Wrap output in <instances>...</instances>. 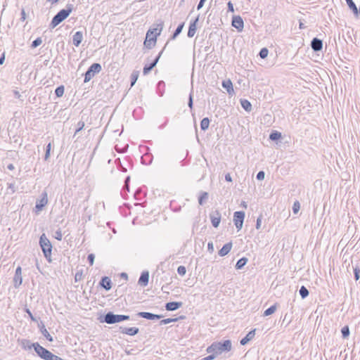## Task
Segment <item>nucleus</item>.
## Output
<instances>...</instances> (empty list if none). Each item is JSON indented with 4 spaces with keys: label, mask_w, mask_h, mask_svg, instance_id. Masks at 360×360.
<instances>
[{
    "label": "nucleus",
    "mask_w": 360,
    "mask_h": 360,
    "mask_svg": "<svg viewBox=\"0 0 360 360\" xmlns=\"http://www.w3.org/2000/svg\"><path fill=\"white\" fill-rule=\"evenodd\" d=\"M164 27V22L160 20L159 23L154 24L149 28L146 34V39L143 41L144 48L152 49L157 43V38L160 35Z\"/></svg>",
    "instance_id": "1"
},
{
    "label": "nucleus",
    "mask_w": 360,
    "mask_h": 360,
    "mask_svg": "<svg viewBox=\"0 0 360 360\" xmlns=\"http://www.w3.org/2000/svg\"><path fill=\"white\" fill-rule=\"evenodd\" d=\"M74 10V5L72 4H68L65 8L60 10L52 18L49 28L53 29L65 20Z\"/></svg>",
    "instance_id": "2"
},
{
    "label": "nucleus",
    "mask_w": 360,
    "mask_h": 360,
    "mask_svg": "<svg viewBox=\"0 0 360 360\" xmlns=\"http://www.w3.org/2000/svg\"><path fill=\"white\" fill-rule=\"evenodd\" d=\"M232 345L230 340H226L221 342H214L207 348V353H212L217 356L224 352L231 350Z\"/></svg>",
    "instance_id": "3"
},
{
    "label": "nucleus",
    "mask_w": 360,
    "mask_h": 360,
    "mask_svg": "<svg viewBox=\"0 0 360 360\" xmlns=\"http://www.w3.org/2000/svg\"><path fill=\"white\" fill-rule=\"evenodd\" d=\"M129 319L130 316L129 315L115 314L112 311H108L98 318L101 323L108 324H115Z\"/></svg>",
    "instance_id": "4"
},
{
    "label": "nucleus",
    "mask_w": 360,
    "mask_h": 360,
    "mask_svg": "<svg viewBox=\"0 0 360 360\" xmlns=\"http://www.w3.org/2000/svg\"><path fill=\"white\" fill-rule=\"evenodd\" d=\"M39 245L44 257L50 262L51 261L52 245L45 233H42L39 238Z\"/></svg>",
    "instance_id": "5"
},
{
    "label": "nucleus",
    "mask_w": 360,
    "mask_h": 360,
    "mask_svg": "<svg viewBox=\"0 0 360 360\" xmlns=\"http://www.w3.org/2000/svg\"><path fill=\"white\" fill-rule=\"evenodd\" d=\"M101 70L102 67L100 63H94L91 64L84 73V82L86 83L89 82L95 76V75L99 73Z\"/></svg>",
    "instance_id": "6"
},
{
    "label": "nucleus",
    "mask_w": 360,
    "mask_h": 360,
    "mask_svg": "<svg viewBox=\"0 0 360 360\" xmlns=\"http://www.w3.org/2000/svg\"><path fill=\"white\" fill-rule=\"evenodd\" d=\"M169 41H167L163 49L161 50V51L158 54V56L155 57V58L148 64H146L143 68V74L144 75H148L157 65L158 63L163 51H165L166 46H167Z\"/></svg>",
    "instance_id": "7"
},
{
    "label": "nucleus",
    "mask_w": 360,
    "mask_h": 360,
    "mask_svg": "<svg viewBox=\"0 0 360 360\" xmlns=\"http://www.w3.org/2000/svg\"><path fill=\"white\" fill-rule=\"evenodd\" d=\"M245 213L243 211H236L233 213V223L238 231L243 227Z\"/></svg>",
    "instance_id": "8"
},
{
    "label": "nucleus",
    "mask_w": 360,
    "mask_h": 360,
    "mask_svg": "<svg viewBox=\"0 0 360 360\" xmlns=\"http://www.w3.org/2000/svg\"><path fill=\"white\" fill-rule=\"evenodd\" d=\"M40 198V199L36 201L35 210L37 212L41 211L48 203V194L46 191H44L41 193Z\"/></svg>",
    "instance_id": "9"
},
{
    "label": "nucleus",
    "mask_w": 360,
    "mask_h": 360,
    "mask_svg": "<svg viewBox=\"0 0 360 360\" xmlns=\"http://www.w3.org/2000/svg\"><path fill=\"white\" fill-rule=\"evenodd\" d=\"M33 349L37 355L42 359H46L50 351L41 346L38 342H34Z\"/></svg>",
    "instance_id": "10"
},
{
    "label": "nucleus",
    "mask_w": 360,
    "mask_h": 360,
    "mask_svg": "<svg viewBox=\"0 0 360 360\" xmlns=\"http://www.w3.org/2000/svg\"><path fill=\"white\" fill-rule=\"evenodd\" d=\"M221 217V213L217 210L210 213V219L213 227L217 228L219 226Z\"/></svg>",
    "instance_id": "11"
},
{
    "label": "nucleus",
    "mask_w": 360,
    "mask_h": 360,
    "mask_svg": "<svg viewBox=\"0 0 360 360\" xmlns=\"http://www.w3.org/2000/svg\"><path fill=\"white\" fill-rule=\"evenodd\" d=\"M231 25L238 32H241L244 27V22L240 15H233L232 18Z\"/></svg>",
    "instance_id": "12"
},
{
    "label": "nucleus",
    "mask_w": 360,
    "mask_h": 360,
    "mask_svg": "<svg viewBox=\"0 0 360 360\" xmlns=\"http://www.w3.org/2000/svg\"><path fill=\"white\" fill-rule=\"evenodd\" d=\"M119 331L122 334L128 335L130 336H134L139 333V328H136V327L128 328V327H124V326H120Z\"/></svg>",
    "instance_id": "13"
},
{
    "label": "nucleus",
    "mask_w": 360,
    "mask_h": 360,
    "mask_svg": "<svg viewBox=\"0 0 360 360\" xmlns=\"http://www.w3.org/2000/svg\"><path fill=\"white\" fill-rule=\"evenodd\" d=\"M136 316L141 318H143L148 320H158L160 319L163 316L159 314H155L147 311H140L136 314Z\"/></svg>",
    "instance_id": "14"
},
{
    "label": "nucleus",
    "mask_w": 360,
    "mask_h": 360,
    "mask_svg": "<svg viewBox=\"0 0 360 360\" xmlns=\"http://www.w3.org/2000/svg\"><path fill=\"white\" fill-rule=\"evenodd\" d=\"M13 283L15 288H18L22 283V269L20 266H18L15 272V275L13 277Z\"/></svg>",
    "instance_id": "15"
},
{
    "label": "nucleus",
    "mask_w": 360,
    "mask_h": 360,
    "mask_svg": "<svg viewBox=\"0 0 360 360\" xmlns=\"http://www.w3.org/2000/svg\"><path fill=\"white\" fill-rule=\"evenodd\" d=\"M199 20V16L196 17L194 20H191L190 22L188 30L187 32V36L189 38H191L194 36L197 30V23Z\"/></svg>",
    "instance_id": "16"
},
{
    "label": "nucleus",
    "mask_w": 360,
    "mask_h": 360,
    "mask_svg": "<svg viewBox=\"0 0 360 360\" xmlns=\"http://www.w3.org/2000/svg\"><path fill=\"white\" fill-rule=\"evenodd\" d=\"M311 48L314 52H318L323 49V41L317 37H314L311 41Z\"/></svg>",
    "instance_id": "17"
},
{
    "label": "nucleus",
    "mask_w": 360,
    "mask_h": 360,
    "mask_svg": "<svg viewBox=\"0 0 360 360\" xmlns=\"http://www.w3.org/2000/svg\"><path fill=\"white\" fill-rule=\"evenodd\" d=\"M99 285L108 291L112 288V281L108 276H103L99 282Z\"/></svg>",
    "instance_id": "18"
},
{
    "label": "nucleus",
    "mask_w": 360,
    "mask_h": 360,
    "mask_svg": "<svg viewBox=\"0 0 360 360\" xmlns=\"http://www.w3.org/2000/svg\"><path fill=\"white\" fill-rule=\"evenodd\" d=\"M149 282V272L143 271L139 278L138 284L141 286L145 287L148 285Z\"/></svg>",
    "instance_id": "19"
},
{
    "label": "nucleus",
    "mask_w": 360,
    "mask_h": 360,
    "mask_svg": "<svg viewBox=\"0 0 360 360\" xmlns=\"http://www.w3.org/2000/svg\"><path fill=\"white\" fill-rule=\"evenodd\" d=\"M183 306L181 302H169L165 305V309L169 311H176Z\"/></svg>",
    "instance_id": "20"
},
{
    "label": "nucleus",
    "mask_w": 360,
    "mask_h": 360,
    "mask_svg": "<svg viewBox=\"0 0 360 360\" xmlns=\"http://www.w3.org/2000/svg\"><path fill=\"white\" fill-rule=\"evenodd\" d=\"M221 86L224 89H225L227 93L232 96L234 94V89L233 86V83L230 79L223 80L221 82Z\"/></svg>",
    "instance_id": "21"
},
{
    "label": "nucleus",
    "mask_w": 360,
    "mask_h": 360,
    "mask_svg": "<svg viewBox=\"0 0 360 360\" xmlns=\"http://www.w3.org/2000/svg\"><path fill=\"white\" fill-rule=\"evenodd\" d=\"M83 40V33L81 31L76 32L72 36V44L75 46H79Z\"/></svg>",
    "instance_id": "22"
},
{
    "label": "nucleus",
    "mask_w": 360,
    "mask_h": 360,
    "mask_svg": "<svg viewBox=\"0 0 360 360\" xmlns=\"http://www.w3.org/2000/svg\"><path fill=\"white\" fill-rule=\"evenodd\" d=\"M256 329L251 330L243 338H242L240 341V344L241 345H245L250 340H252L255 335Z\"/></svg>",
    "instance_id": "23"
},
{
    "label": "nucleus",
    "mask_w": 360,
    "mask_h": 360,
    "mask_svg": "<svg viewBox=\"0 0 360 360\" xmlns=\"http://www.w3.org/2000/svg\"><path fill=\"white\" fill-rule=\"evenodd\" d=\"M232 243L229 242L223 245V247L219 250L218 254L221 257L226 256L229 254L232 248Z\"/></svg>",
    "instance_id": "24"
},
{
    "label": "nucleus",
    "mask_w": 360,
    "mask_h": 360,
    "mask_svg": "<svg viewBox=\"0 0 360 360\" xmlns=\"http://www.w3.org/2000/svg\"><path fill=\"white\" fill-rule=\"evenodd\" d=\"M40 332L41 334L46 338V339L49 342H53V337L49 334L48 330H46L44 324L41 322V325H39Z\"/></svg>",
    "instance_id": "25"
},
{
    "label": "nucleus",
    "mask_w": 360,
    "mask_h": 360,
    "mask_svg": "<svg viewBox=\"0 0 360 360\" xmlns=\"http://www.w3.org/2000/svg\"><path fill=\"white\" fill-rule=\"evenodd\" d=\"M184 26V22L180 23L177 26V27L176 28V30H174L173 34L170 36L169 40H174L182 32Z\"/></svg>",
    "instance_id": "26"
},
{
    "label": "nucleus",
    "mask_w": 360,
    "mask_h": 360,
    "mask_svg": "<svg viewBox=\"0 0 360 360\" xmlns=\"http://www.w3.org/2000/svg\"><path fill=\"white\" fill-rule=\"evenodd\" d=\"M248 262V259L247 257H241L240 259H239L237 261V262L235 265L236 269H237V270L242 269L246 265Z\"/></svg>",
    "instance_id": "27"
},
{
    "label": "nucleus",
    "mask_w": 360,
    "mask_h": 360,
    "mask_svg": "<svg viewBox=\"0 0 360 360\" xmlns=\"http://www.w3.org/2000/svg\"><path fill=\"white\" fill-rule=\"evenodd\" d=\"M240 105L242 108L247 112H250L252 110V104L247 99H240Z\"/></svg>",
    "instance_id": "28"
},
{
    "label": "nucleus",
    "mask_w": 360,
    "mask_h": 360,
    "mask_svg": "<svg viewBox=\"0 0 360 360\" xmlns=\"http://www.w3.org/2000/svg\"><path fill=\"white\" fill-rule=\"evenodd\" d=\"M282 138V134L280 131H278L276 130H274L271 132L269 135V139L273 141H277Z\"/></svg>",
    "instance_id": "29"
},
{
    "label": "nucleus",
    "mask_w": 360,
    "mask_h": 360,
    "mask_svg": "<svg viewBox=\"0 0 360 360\" xmlns=\"http://www.w3.org/2000/svg\"><path fill=\"white\" fill-rule=\"evenodd\" d=\"M185 318L184 316H179V318H168V319H162L160 321V325L162 326V325H166V324H169V323H173V322H176L179 319H184Z\"/></svg>",
    "instance_id": "30"
},
{
    "label": "nucleus",
    "mask_w": 360,
    "mask_h": 360,
    "mask_svg": "<svg viewBox=\"0 0 360 360\" xmlns=\"http://www.w3.org/2000/svg\"><path fill=\"white\" fill-rule=\"evenodd\" d=\"M347 4L349 8L352 11L353 14L356 17H357L359 15V10H358L356 5L354 2V1L353 0L351 1H349Z\"/></svg>",
    "instance_id": "31"
},
{
    "label": "nucleus",
    "mask_w": 360,
    "mask_h": 360,
    "mask_svg": "<svg viewBox=\"0 0 360 360\" xmlns=\"http://www.w3.org/2000/svg\"><path fill=\"white\" fill-rule=\"evenodd\" d=\"M210 123V120L208 117H204L200 122V129L202 131H205L208 129Z\"/></svg>",
    "instance_id": "32"
},
{
    "label": "nucleus",
    "mask_w": 360,
    "mask_h": 360,
    "mask_svg": "<svg viewBox=\"0 0 360 360\" xmlns=\"http://www.w3.org/2000/svg\"><path fill=\"white\" fill-rule=\"evenodd\" d=\"M209 194L207 192L202 191L198 197V203L200 205H204L205 202L208 199Z\"/></svg>",
    "instance_id": "33"
},
{
    "label": "nucleus",
    "mask_w": 360,
    "mask_h": 360,
    "mask_svg": "<svg viewBox=\"0 0 360 360\" xmlns=\"http://www.w3.org/2000/svg\"><path fill=\"white\" fill-rule=\"evenodd\" d=\"M277 309V304H274V305H271L270 307L266 309L263 314L264 316H268L271 314H273Z\"/></svg>",
    "instance_id": "34"
},
{
    "label": "nucleus",
    "mask_w": 360,
    "mask_h": 360,
    "mask_svg": "<svg viewBox=\"0 0 360 360\" xmlns=\"http://www.w3.org/2000/svg\"><path fill=\"white\" fill-rule=\"evenodd\" d=\"M33 345H34V343H32L30 342V340H29L23 339L21 341V346L25 349H32L33 348V346H32Z\"/></svg>",
    "instance_id": "35"
},
{
    "label": "nucleus",
    "mask_w": 360,
    "mask_h": 360,
    "mask_svg": "<svg viewBox=\"0 0 360 360\" xmlns=\"http://www.w3.org/2000/svg\"><path fill=\"white\" fill-rule=\"evenodd\" d=\"M299 293L302 299H305L308 297L309 292L305 286L302 285L299 290Z\"/></svg>",
    "instance_id": "36"
},
{
    "label": "nucleus",
    "mask_w": 360,
    "mask_h": 360,
    "mask_svg": "<svg viewBox=\"0 0 360 360\" xmlns=\"http://www.w3.org/2000/svg\"><path fill=\"white\" fill-rule=\"evenodd\" d=\"M342 337L344 339H347L350 334L349 328L348 326H345L341 329Z\"/></svg>",
    "instance_id": "37"
},
{
    "label": "nucleus",
    "mask_w": 360,
    "mask_h": 360,
    "mask_svg": "<svg viewBox=\"0 0 360 360\" xmlns=\"http://www.w3.org/2000/svg\"><path fill=\"white\" fill-rule=\"evenodd\" d=\"M64 91H65V87L63 85H60V86H58L56 89H55V94L56 96L58 97V98H60L61 96H63V94H64Z\"/></svg>",
    "instance_id": "38"
},
{
    "label": "nucleus",
    "mask_w": 360,
    "mask_h": 360,
    "mask_svg": "<svg viewBox=\"0 0 360 360\" xmlns=\"http://www.w3.org/2000/svg\"><path fill=\"white\" fill-rule=\"evenodd\" d=\"M141 162L143 164H145V165H149L152 162V157L150 155H144L143 156H142L141 158Z\"/></svg>",
    "instance_id": "39"
},
{
    "label": "nucleus",
    "mask_w": 360,
    "mask_h": 360,
    "mask_svg": "<svg viewBox=\"0 0 360 360\" xmlns=\"http://www.w3.org/2000/svg\"><path fill=\"white\" fill-rule=\"evenodd\" d=\"M139 77V72L134 71L131 75V86H133Z\"/></svg>",
    "instance_id": "40"
},
{
    "label": "nucleus",
    "mask_w": 360,
    "mask_h": 360,
    "mask_svg": "<svg viewBox=\"0 0 360 360\" xmlns=\"http://www.w3.org/2000/svg\"><path fill=\"white\" fill-rule=\"evenodd\" d=\"M268 54H269L268 49L266 47H264V48L261 49L258 55L262 59H264L267 57Z\"/></svg>",
    "instance_id": "41"
},
{
    "label": "nucleus",
    "mask_w": 360,
    "mask_h": 360,
    "mask_svg": "<svg viewBox=\"0 0 360 360\" xmlns=\"http://www.w3.org/2000/svg\"><path fill=\"white\" fill-rule=\"evenodd\" d=\"M51 143H49L46 146V152H45V156H44V160H48L50 155H51Z\"/></svg>",
    "instance_id": "42"
},
{
    "label": "nucleus",
    "mask_w": 360,
    "mask_h": 360,
    "mask_svg": "<svg viewBox=\"0 0 360 360\" xmlns=\"http://www.w3.org/2000/svg\"><path fill=\"white\" fill-rule=\"evenodd\" d=\"M42 43V40H41V37H37L36 39H34L32 44H31V48L32 49H35L37 48V46H39V45H41Z\"/></svg>",
    "instance_id": "43"
},
{
    "label": "nucleus",
    "mask_w": 360,
    "mask_h": 360,
    "mask_svg": "<svg viewBox=\"0 0 360 360\" xmlns=\"http://www.w3.org/2000/svg\"><path fill=\"white\" fill-rule=\"evenodd\" d=\"M84 121H79L78 122L77 126V128L75 130V134H74V136H75L80 131H82L84 127Z\"/></svg>",
    "instance_id": "44"
},
{
    "label": "nucleus",
    "mask_w": 360,
    "mask_h": 360,
    "mask_svg": "<svg viewBox=\"0 0 360 360\" xmlns=\"http://www.w3.org/2000/svg\"><path fill=\"white\" fill-rule=\"evenodd\" d=\"M354 277L356 281L360 278V267L357 265L354 267Z\"/></svg>",
    "instance_id": "45"
},
{
    "label": "nucleus",
    "mask_w": 360,
    "mask_h": 360,
    "mask_svg": "<svg viewBox=\"0 0 360 360\" xmlns=\"http://www.w3.org/2000/svg\"><path fill=\"white\" fill-rule=\"evenodd\" d=\"M188 106L189 107V108L191 109V111L192 112L193 108V91H192L190 93L189 96H188Z\"/></svg>",
    "instance_id": "46"
},
{
    "label": "nucleus",
    "mask_w": 360,
    "mask_h": 360,
    "mask_svg": "<svg viewBox=\"0 0 360 360\" xmlns=\"http://www.w3.org/2000/svg\"><path fill=\"white\" fill-rule=\"evenodd\" d=\"M300 209V204L298 200L294 202L292 205V212L294 214H297Z\"/></svg>",
    "instance_id": "47"
},
{
    "label": "nucleus",
    "mask_w": 360,
    "mask_h": 360,
    "mask_svg": "<svg viewBox=\"0 0 360 360\" xmlns=\"http://www.w3.org/2000/svg\"><path fill=\"white\" fill-rule=\"evenodd\" d=\"M165 86V84L163 81H160L158 83V85H157V88H158V90L159 91V96H163V94L164 92L163 91H160V89H162L164 88Z\"/></svg>",
    "instance_id": "48"
},
{
    "label": "nucleus",
    "mask_w": 360,
    "mask_h": 360,
    "mask_svg": "<svg viewBox=\"0 0 360 360\" xmlns=\"http://www.w3.org/2000/svg\"><path fill=\"white\" fill-rule=\"evenodd\" d=\"M177 273L181 276H185L186 273V269L184 266H178L177 268Z\"/></svg>",
    "instance_id": "49"
},
{
    "label": "nucleus",
    "mask_w": 360,
    "mask_h": 360,
    "mask_svg": "<svg viewBox=\"0 0 360 360\" xmlns=\"http://www.w3.org/2000/svg\"><path fill=\"white\" fill-rule=\"evenodd\" d=\"M24 311L28 315L32 321H37L36 318L33 316L32 313L28 308H25Z\"/></svg>",
    "instance_id": "50"
},
{
    "label": "nucleus",
    "mask_w": 360,
    "mask_h": 360,
    "mask_svg": "<svg viewBox=\"0 0 360 360\" xmlns=\"http://www.w3.org/2000/svg\"><path fill=\"white\" fill-rule=\"evenodd\" d=\"M95 259V255L93 253L89 254L87 256V261L89 263L90 266H92L94 264Z\"/></svg>",
    "instance_id": "51"
},
{
    "label": "nucleus",
    "mask_w": 360,
    "mask_h": 360,
    "mask_svg": "<svg viewBox=\"0 0 360 360\" xmlns=\"http://www.w3.org/2000/svg\"><path fill=\"white\" fill-rule=\"evenodd\" d=\"M262 220V216L259 215L257 219L256 225H255L256 229L259 230L261 229Z\"/></svg>",
    "instance_id": "52"
},
{
    "label": "nucleus",
    "mask_w": 360,
    "mask_h": 360,
    "mask_svg": "<svg viewBox=\"0 0 360 360\" xmlns=\"http://www.w3.org/2000/svg\"><path fill=\"white\" fill-rule=\"evenodd\" d=\"M265 173L264 171H259L256 176V178L259 181H262L264 179Z\"/></svg>",
    "instance_id": "53"
},
{
    "label": "nucleus",
    "mask_w": 360,
    "mask_h": 360,
    "mask_svg": "<svg viewBox=\"0 0 360 360\" xmlns=\"http://www.w3.org/2000/svg\"><path fill=\"white\" fill-rule=\"evenodd\" d=\"M55 238L58 240H61L63 238V235L60 230H57L55 232Z\"/></svg>",
    "instance_id": "54"
},
{
    "label": "nucleus",
    "mask_w": 360,
    "mask_h": 360,
    "mask_svg": "<svg viewBox=\"0 0 360 360\" xmlns=\"http://www.w3.org/2000/svg\"><path fill=\"white\" fill-rule=\"evenodd\" d=\"M7 189L11 191V193H14L15 192V184H12V183L8 184Z\"/></svg>",
    "instance_id": "55"
},
{
    "label": "nucleus",
    "mask_w": 360,
    "mask_h": 360,
    "mask_svg": "<svg viewBox=\"0 0 360 360\" xmlns=\"http://www.w3.org/2000/svg\"><path fill=\"white\" fill-rule=\"evenodd\" d=\"M82 277H83L82 272L77 271L75 274V280L76 282L79 281H81L82 279Z\"/></svg>",
    "instance_id": "56"
},
{
    "label": "nucleus",
    "mask_w": 360,
    "mask_h": 360,
    "mask_svg": "<svg viewBox=\"0 0 360 360\" xmlns=\"http://www.w3.org/2000/svg\"><path fill=\"white\" fill-rule=\"evenodd\" d=\"M20 20L21 21H25L26 20V18H27V15H26V13H25V9L22 8L21 9V12H20Z\"/></svg>",
    "instance_id": "57"
},
{
    "label": "nucleus",
    "mask_w": 360,
    "mask_h": 360,
    "mask_svg": "<svg viewBox=\"0 0 360 360\" xmlns=\"http://www.w3.org/2000/svg\"><path fill=\"white\" fill-rule=\"evenodd\" d=\"M227 7H228V11L229 12H231V13L234 12L233 4L231 3V1H229L227 3Z\"/></svg>",
    "instance_id": "58"
},
{
    "label": "nucleus",
    "mask_w": 360,
    "mask_h": 360,
    "mask_svg": "<svg viewBox=\"0 0 360 360\" xmlns=\"http://www.w3.org/2000/svg\"><path fill=\"white\" fill-rule=\"evenodd\" d=\"M56 355L53 354L51 352L49 353L46 359L45 360H55Z\"/></svg>",
    "instance_id": "59"
},
{
    "label": "nucleus",
    "mask_w": 360,
    "mask_h": 360,
    "mask_svg": "<svg viewBox=\"0 0 360 360\" xmlns=\"http://www.w3.org/2000/svg\"><path fill=\"white\" fill-rule=\"evenodd\" d=\"M208 251L212 252L214 251V245L212 242H209L207 244Z\"/></svg>",
    "instance_id": "60"
},
{
    "label": "nucleus",
    "mask_w": 360,
    "mask_h": 360,
    "mask_svg": "<svg viewBox=\"0 0 360 360\" xmlns=\"http://www.w3.org/2000/svg\"><path fill=\"white\" fill-rule=\"evenodd\" d=\"M215 357H216L215 354L212 353V354L202 359V360H213L214 359H215Z\"/></svg>",
    "instance_id": "61"
},
{
    "label": "nucleus",
    "mask_w": 360,
    "mask_h": 360,
    "mask_svg": "<svg viewBox=\"0 0 360 360\" xmlns=\"http://www.w3.org/2000/svg\"><path fill=\"white\" fill-rule=\"evenodd\" d=\"M205 1H206V0H200L197 6V9L200 10V8H202V6H204V4Z\"/></svg>",
    "instance_id": "62"
},
{
    "label": "nucleus",
    "mask_w": 360,
    "mask_h": 360,
    "mask_svg": "<svg viewBox=\"0 0 360 360\" xmlns=\"http://www.w3.org/2000/svg\"><path fill=\"white\" fill-rule=\"evenodd\" d=\"M5 58H6V53H5V52H3L0 56V65H3L4 63Z\"/></svg>",
    "instance_id": "63"
},
{
    "label": "nucleus",
    "mask_w": 360,
    "mask_h": 360,
    "mask_svg": "<svg viewBox=\"0 0 360 360\" xmlns=\"http://www.w3.org/2000/svg\"><path fill=\"white\" fill-rule=\"evenodd\" d=\"M225 180L228 182H231L232 181V178H231V176L229 173H227L225 174Z\"/></svg>",
    "instance_id": "64"
}]
</instances>
